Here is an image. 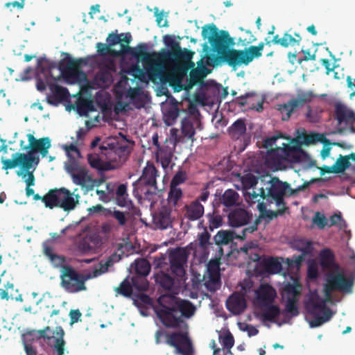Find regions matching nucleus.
<instances>
[{"instance_id":"1","label":"nucleus","mask_w":355,"mask_h":355,"mask_svg":"<svg viewBox=\"0 0 355 355\" xmlns=\"http://www.w3.org/2000/svg\"><path fill=\"white\" fill-rule=\"evenodd\" d=\"M156 315L166 328L178 329L167 331L159 329L155 334L156 344H166L175 349L179 355H193L194 349L188 333V324L184 319L191 318L196 313L195 305L188 300L172 295H162L157 299Z\"/></svg>"},{"instance_id":"2","label":"nucleus","mask_w":355,"mask_h":355,"mask_svg":"<svg viewBox=\"0 0 355 355\" xmlns=\"http://www.w3.org/2000/svg\"><path fill=\"white\" fill-rule=\"evenodd\" d=\"M326 283L324 284L323 291L324 299L320 297L317 291L311 292L305 303L307 312L313 316L310 322L312 327L321 326L324 322L330 320L333 312L326 305V302H330L334 291H350L353 285L352 280L345 277V275L335 270L326 275Z\"/></svg>"},{"instance_id":"3","label":"nucleus","mask_w":355,"mask_h":355,"mask_svg":"<svg viewBox=\"0 0 355 355\" xmlns=\"http://www.w3.org/2000/svg\"><path fill=\"white\" fill-rule=\"evenodd\" d=\"M202 36L207 39L212 49L216 55H211L207 57V64L215 67L222 63L236 69L241 65L245 66L243 51L232 48L235 42L231 37L227 31H219L214 24L204 26L202 31Z\"/></svg>"},{"instance_id":"4","label":"nucleus","mask_w":355,"mask_h":355,"mask_svg":"<svg viewBox=\"0 0 355 355\" xmlns=\"http://www.w3.org/2000/svg\"><path fill=\"white\" fill-rule=\"evenodd\" d=\"M266 185V188L261 187V198L262 199L270 198L275 202L277 207H280V205H286L284 200L285 196H293L298 191L304 190L309 184H303L296 189H293L288 182H282L277 178H271Z\"/></svg>"},{"instance_id":"5","label":"nucleus","mask_w":355,"mask_h":355,"mask_svg":"<svg viewBox=\"0 0 355 355\" xmlns=\"http://www.w3.org/2000/svg\"><path fill=\"white\" fill-rule=\"evenodd\" d=\"M98 277L94 270L88 274H81L70 266H64L60 275L61 286L68 293H76L87 290L85 282Z\"/></svg>"},{"instance_id":"6","label":"nucleus","mask_w":355,"mask_h":355,"mask_svg":"<svg viewBox=\"0 0 355 355\" xmlns=\"http://www.w3.org/2000/svg\"><path fill=\"white\" fill-rule=\"evenodd\" d=\"M279 138H286L289 140V138L284 137L282 134L274 135L268 137L264 141V147L270 150L267 153L266 162L272 161V163L275 164H278L282 159H286L287 157L293 155L295 152L300 150V147L297 145H291V144L283 143L282 147L276 146L275 149L272 148L277 140Z\"/></svg>"},{"instance_id":"7","label":"nucleus","mask_w":355,"mask_h":355,"mask_svg":"<svg viewBox=\"0 0 355 355\" xmlns=\"http://www.w3.org/2000/svg\"><path fill=\"white\" fill-rule=\"evenodd\" d=\"M134 55L143 62L150 80L155 82L161 76L163 64L158 61L157 55L155 53L147 52L146 44H139Z\"/></svg>"},{"instance_id":"8","label":"nucleus","mask_w":355,"mask_h":355,"mask_svg":"<svg viewBox=\"0 0 355 355\" xmlns=\"http://www.w3.org/2000/svg\"><path fill=\"white\" fill-rule=\"evenodd\" d=\"M64 169L71 176L75 184L85 188L87 191L94 189L96 180H93L92 176L89 175L87 168L80 166L76 159H72L66 162Z\"/></svg>"},{"instance_id":"9","label":"nucleus","mask_w":355,"mask_h":355,"mask_svg":"<svg viewBox=\"0 0 355 355\" xmlns=\"http://www.w3.org/2000/svg\"><path fill=\"white\" fill-rule=\"evenodd\" d=\"M170 132V138L166 139L155 151L156 160L164 169L167 168L172 162L177 144L182 141V137L178 135V129L172 128Z\"/></svg>"},{"instance_id":"10","label":"nucleus","mask_w":355,"mask_h":355,"mask_svg":"<svg viewBox=\"0 0 355 355\" xmlns=\"http://www.w3.org/2000/svg\"><path fill=\"white\" fill-rule=\"evenodd\" d=\"M2 169L8 170L16 168L18 166L21 167L24 171H28L33 167V164L36 165L39 162V157H35L31 153H16L12 154V159L1 157Z\"/></svg>"},{"instance_id":"11","label":"nucleus","mask_w":355,"mask_h":355,"mask_svg":"<svg viewBox=\"0 0 355 355\" xmlns=\"http://www.w3.org/2000/svg\"><path fill=\"white\" fill-rule=\"evenodd\" d=\"M188 253L183 248H176L169 254L170 268L171 272L178 278L182 279L186 275Z\"/></svg>"},{"instance_id":"12","label":"nucleus","mask_w":355,"mask_h":355,"mask_svg":"<svg viewBox=\"0 0 355 355\" xmlns=\"http://www.w3.org/2000/svg\"><path fill=\"white\" fill-rule=\"evenodd\" d=\"M254 293L253 304L258 309L274 303L277 297L276 290L268 284H260Z\"/></svg>"},{"instance_id":"13","label":"nucleus","mask_w":355,"mask_h":355,"mask_svg":"<svg viewBox=\"0 0 355 355\" xmlns=\"http://www.w3.org/2000/svg\"><path fill=\"white\" fill-rule=\"evenodd\" d=\"M83 64H87L86 60L83 58H69L66 62H64V60L60 62L59 69L64 76L76 80L79 75L82 74L85 76L81 70V65Z\"/></svg>"},{"instance_id":"14","label":"nucleus","mask_w":355,"mask_h":355,"mask_svg":"<svg viewBox=\"0 0 355 355\" xmlns=\"http://www.w3.org/2000/svg\"><path fill=\"white\" fill-rule=\"evenodd\" d=\"M134 142H130L124 137V140L122 142H117L116 144H108L109 148L105 146H101L100 149L101 153L104 154L106 157L110 159H112L110 155L112 153L118 155L120 159L126 158L131 153Z\"/></svg>"},{"instance_id":"15","label":"nucleus","mask_w":355,"mask_h":355,"mask_svg":"<svg viewBox=\"0 0 355 355\" xmlns=\"http://www.w3.org/2000/svg\"><path fill=\"white\" fill-rule=\"evenodd\" d=\"M157 176L158 171L153 164H147L144 168L142 175L138 180V182L153 189V191L148 189L144 192V195L146 197L149 195L156 193V191L157 190L156 179Z\"/></svg>"},{"instance_id":"16","label":"nucleus","mask_w":355,"mask_h":355,"mask_svg":"<svg viewBox=\"0 0 355 355\" xmlns=\"http://www.w3.org/2000/svg\"><path fill=\"white\" fill-rule=\"evenodd\" d=\"M28 145L23 148V150H31L33 153L39 152L42 157L46 156L48 150L51 148V140L49 137H42L37 139L33 135L28 134Z\"/></svg>"},{"instance_id":"17","label":"nucleus","mask_w":355,"mask_h":355,"mask_svg":"<svg viewBox=\"0 0 355 355\" xmlns=\"http://www.w3.org/2000/svg\"><path fill=\"white\" fill-rule=\"evenodd\" d=\"M200 125V121L197 116H188L184 117L181 123V133L182 141H184V139L187 138L188 140H193V137L196 134V128Z\"/></svg>"},{"instance_id":"18","label":"nucleus","mask_w":355,"mask_h":355,"mask_svg":"<svg viewBox=\"0 0 355 355\" xmlns=\"http://www.w3.org/2000/svg\"><path fill=\"white\" fill-rule=\"evenodd\" d=\"M334 118L338 121V125L355 124V114L344 104L338 103L335 105Z\"/></svg>"},{"instance_id":"19","label":"nucleus","mask_w":355,"mask_h":355,"mask_svg":"<svg viewBox=\"0 0 355 355\" xmlns=\"http://www.w3.org/2000/svg\"><path fill=\"white\" fill-rule=\"evenodd\" d=\"M153 223L156 229L166 230L172 226L171 209L166 206L162 207L153 215Z\"/></svg>"},{"instance_id":"20","label":"nucleus","mask_w":355,"mask_h":355,"mask_svg":"<svg viewBox=\"0 0 355 355\" xmlns=\"http://www.w3.org/2000/svg\"><path fill=\"white\" fill-rule=\"evenodd\" d=\"M155 283L165 291H172L177 288L180 284L179 278L172 277L168 272L160 270L154 275Z\"/></svg>"},{"instance_id":"21","label":"nucleus","mask_w":355,"mask_h":355,"mask_svg":"<svg viewBox=\"0 0 355 355\" xmlns=\"http://www.w3.org/2000/svg\"><path fill=\"white\" fill-rule=\"evenodd\" d=\"M252 215L245 209L237 207L228 214V222L231 227H239L248 223Z\"/></svg>"},{"instance_id":"22","label":"nucleus","mask_w":355,"mask_h":355,"mask_svg":"<svg viewBox=\"0 0 355 355\" xmlns=\"http://www.w3.org/2000/svg\"><path fill=\"white\" fill-rule=\"evenodd\" d=\"M205 209L199 200H195L184 207L183 216L187 222L199 220L204 214Z\"/></svg>"},{"instance_id":"23","label":"nucleus","mask_w":355,"mask_h":355,"mask_svg":"<svg viewBox=\"0 0 355 355\" xmlns=\"http://www.w3.org/2000/svg\"><path fill=\"white\" fill-rule=\"evenodd\" d=\"M60 191L59 198V204L58 207L62 208L65 211H69L75 209L76 205L78 203L79 195H76V200L72 196V193L67 189L62 187L60 188Z\"/></svg>"},{"instance_id":"24","label":"nucleus","mask_w":355,"mask_h":355,"mask_svg":"<svg viewBox=\"0 0 355 355\" xmlns=\"http://www.w3.org/2000/svg\"><path fill=\"white\" fill-rule=\"evenodd\" d=\"M60 191L59 198V204L58 207L62 208L65 211H69L75 209L76 205L78 203L79 195H76V200L72 196V193L67 189L62 187L60 188Z\"/></svg>"},{"instance_id":"25","label":"nucleus","mask_w":355,"mask_h":355,"mask_svg":"<svg viewBox=\"0 0 355 355\" xmlns=\"http://www.w3.org/2000/svg\"><path fill=\"white\" fill-rule=\"evenodd\" d=\"M246 305L243 295L239 293H234L226 301L227 309L234 315L241 313L245 309Z\"/></svg>"},{"instance_id":"26","label":"nucleus","mask_w":355,"mask_h":355,"mask_svg":"<svg viewBox=\"0 0 355 355\" xmlns=\"http://www.w3.org/2000/svg\"><path fill=\"white\" fill-rule=\"evenodd\" d=\"M351 166L347 155H340L332 166H323L321 168L322 174L343 173Z\"/></svg>"},{"instance_id":"27","label":"nucleus","mask_w":355,"mask_h":355,"mask_svg":"<svg viewBox=\"0 0 355 355\" xmlns=\"http://www.w3.org/2000/svg\"><path fill=\"white\" fill-rule=\"evenodd\" d=\"M295 246L296 248L302 252V254L295 257L291 265L293 264L297 268H299L304 261L305 256L312 254L313 248L312 242L306 239L297 240L295 243Z\"/></svg>"},{"instance_id":"28","label":"nucleus","mask_w":355,"mask_h":355,"mask_svg":"<svg viewBox=\"0 0 355 355\" xmlns=\"http://www.w3.org/2000/svg\"><path fill=\"white\" fill-rule=\"evenodd\" d=\"M69 96V93L66 87L55 85L52 88V94L47 96V102L50 105H58L62 101H66Z\"/></svg>"},{"instance_id":"29","label":"nucleus","mask_w":355,"mask_h":355,"mask_svg":"<svg viewBox=\"0 0 355 355\" xmlns=\"http://www.w3.org/2000/svg\"><path fill=\"white\" fill-rule=\"evenodd\" d=\"M301 41L302 37L297 33H295L294 36L288 33H285L282 37H279V35H276L273 37V42H275V44L280 45L284 48H287L290 46H298Z\"/></svg>"},{"instance_id":"30","label":"nucleus","mask_w":355,"mask_h":355,"mask_svg":"<svg viewBox=\"0 0 355 355\" xmlns=\"http://www.w3.org/2000/svg\"><path fill=\"white\" fill-rule=\"evenodd\" d=\"M320 265L327 270H338L339 266L335 263V257L333 252L328 248L321 250L320 253Z\"/></svg>"},{"instance_id":"31","label":"nucleus","mask_w":355,"mask_h":355,"mask_svg":"<svg viewBox=\"0 0 355 355\" xmlns=\"http://www.w3.org/2000/svg\"><path fill=\"white\" fill-rule=\"evenodd\" d=\"M264 43L261 42L257 46H250L243 49L245 66L248 65L254 58H259L262 55Z\"/></svg>"},{"instance_id":"32","label":"nucleus","mask_w":355,"mask_h":355,"mask_svg":"<svg viewBox=\"0 0 355 355\" xmlns=\"http://www.w3.org/2000/svg\"><path fill=\"white\" fill-rule=\"evenodd\" d=\"M256 96V94L254 92H248L245 93L244 95H241L239 96L236 99L237 103L240 105L241 106H245L247 105H250L249 106V108L252 110H255L257 112H262L263 107V101H258L257 103V105H255L254 103H251L252 99Z\"/></svg>"},{"instance_id":"33","label":"nucleus","mask_w":355,"mask_h":355,"mask_svg":"<svg viewBox=\"0 0 355 355\" xmlns=\"http://www.w3.org/2000/svg\"><path fill=\"white\" fill-rule=\"evenodd\" d=\"M229 135L234 140L239 139L246 132L245 119H239L228 129Z\"/></svg>"},{"instance_id":"34","label":"nucleus","mask_w":355,"mask_h":355,"mask_svg":"<svg viewBox=\"0 0 355 355\" xmlns=\"http://www.w3.org/2000/svg\"><path fill=\"white\" fill-rule=\"evenodd\" d=\"M239 198V193L235 190L229 189L219 196L218 200L225 207H230L238 203Z\"/></svg>"},{"instance_id":"35","label":"nucleus","mask_w":355,"mask_h":355,"mask_svg":"<svg viewBox=\"0 0 355 355\" xmlns=\"http://www.w3.org/2000/svg\"><path fill=\"white\" fill-rule=\"evenodd\" d=\"M121 259V256L114 252L108 257L105 260H101L96 266H94V270L98 274V277L106 272L108 268L111 267L114 262H117Z\"/></svg>"},{"instance_id":"36","label":"nucleus","mask_w":355,"mask_h":355,"mask_svg":"<svg viewBox=\"0 0 355 355\" xmlns=\"http://www.w3.org/2000/svg\"><path fill=\"white\" fill-rule=\"evenodd\" d=\"M194 52L191 51L187 49L182 50L180 46L178 49L175 51H168L165 55V58L168 60H184V61H191Z\"/></svg>"},{"instance_id":"37","label":"nucleus","mask_w":355,"mask_h":355,"mask_svg":"<svg viewBox=\"0 0 355 355\" xmlns=\"http://www.w3.org/2000/svg\"><path fill=\"white\" fill-rule=\"evenodd\" d=\"M259 309L262 311L263 320L266 321H274L281 313L280 308L278 305L274 304V303L266 306H262Z\"/></svg>"},{"instance_id":"38","label":"nucleus","mask_w":355,"mask_h":355,"mask_svg":"<svg viewBox=\"0 0 355 355\" xmlns=\"http://www.w3.org/2000/svg\"><path fill=\"white\" fill-rule=\"evenodd\" d=\"M60 191L59 189H50L48 193L42 197V202L45 207L49 209L58 207L59 204Z\"/></svg>"},{"instance_id":"39","label":"nucleus","mask_w":355,"mask_h":355,"mask_svg":"<svg viewBox=\"0 0 355 355\" xmlns=\"http://www.w3.org/2000/svg\"><path fill=\"white\" fill-rule=\"evenodd\" d=\"M198 227L204 230L202 232L198 235V245L202 250L206 251L209 246L211 245L210 242L211 235L207 230V227L203 225L202 221L198 223Z\"/></svg>"},{"instance_id":"40","label":"nucleus","mask_w":355,"mask_h":355,"mask_svg":"<svg viewBox=\"0 0 355 355\" xmlns=\"http://www.w3.org/2000/svg\"><path fill=\"white\" fill-rule=\"evenodd\" d=\"M134 268L135 275H141L147 276L150 271V264L149 261L145 259H137L134 263L131 265Z\"/></svg>"},{"instance_id":"41","label":"nucleus","mask_w":355,"mask_h":355,"mask_svg":"<svg viewBox=\"0 0 355 355\" xmlns=\"http://www.w3.org/2000/svg\"><path fill=\"white\" fill-rule=\"evenodd\" d=\"M234 239V233L227 230H220L214 237L216 245L220 246L222 245H227L232 242Z\"/></svg>"},{"instance_id":"42","label":"nucleus","mask_w":355,"mask_h":355,"mask_svg":"<svg viewBox=\"0 0 355 355\" xmlns=\"http://www.w3.org/2000/svg\"><path fill=\"white\" fill-rule=\"evenodd\" d=\"M265 270L270 274H276L280 272L282 264L276 258L269 257L262 261Z\"/></svg>"},{"instance_id":"43","label":"nucleus","mask_w":355,"mask_h":355,"mask_svg":"<svg viewBox=\"0 0 355 355\" xmlns=\"http://www.w3.org/2000/svg\"><path fill=\"white\" fill-rule=\"evenodd\" d=\"M179 112L180 110L176 105H172L166 107L164 112L165 123L168 125H173L179 116Z\"/></svg>"},{"instance_id":"44","label":"nucleus","mask_w":355,"mask_h":355,"mask_svg":"<svg viewBox=\"0 0 355 355\" xmlns=\"http://www.w3.org/2000/svg\"><path fill=\"white\" fill-rule=\"evenodd\" d=\"M132 284L127 277L123 280L118 287L114 288V291L116 293V295H120L126 297H129L132 294Z\"/></svg>"},{"instance_id":"45","label":"nucleus","mask_w":355,"mask_h":355,"mask_svg":"<svg viewBox=\"0 0 355 355\" xmlns=\"http://www.w3.org/2000/svg\"><path fill=\"white\" fill-rule=\"evenodd\" d=\"M205 70L206 67H205L201 69L196 68L191 69L189 73L190 87L202 82V80L207 75Z\"/></svg>"},{"instance_id":"46","label":"nucleus","mask_w":355,"mask_h":355,"mask_svg":"<svg viewBox=\"0 0 355 355\" xmlns=\"http://www.w3.org/2000/svg\"><path fill=\"white\" fill-rule=\"evenodd\" d=\"M116 204L121 207L127 205V185L125 184H121L118 186L116 192Z\"/></svg>"},{"instance_id":"47","label":"nucleus","mask_w":355,"mask_h":355,"mask_svg":"<svg viewBox=\"0 0 355 355\" xmlns=\"http://www.w3.org/2000/svg\"><path fill=\"white\" fill-rule=\"evenodd\" d=\"M132 286L138 291H145L148 290L149 284L146 276L141 275H135L131 278Z\"/></svg>"},{"instance_id":"48","label":"nucleus","mask_w":355,"mask_h":355,"mask_svg":"<svg viewBox=\"0 0 355 355\" xmlns=\"http://www.w3.org/2000/svg\"><path fill=\"white\" fill-rule=\"evenodd\" d=\"M297 109L296 106H294V103L292 99L289 100L287 103L279 105L278 110L282 114V119L283 121H287L290 119L291 114Z\"/></svg>"},{"instance_id":"49","label":"nucleus","mask_w":355,"mask_h":355,"mask_svg":"<svg viewBox=\"0 0 355 355\" xmlns=\"http://www.w3.org/2000/svg\"><path fill=\"white\" fill-rule=\"evenodd\" d=\"M304 142L305 144H312L316 142H321L324 145H327L330 144V141L328 139L325 137V136L320 133H310L304 136Z\"/></svg>"},{"instance_id":"50","label":"nucleus","mask_w":355,"mask_h":355,"mask_svg":"<svg viewBox=\"0 0 355 355\" xmlns=\"http://www.w3.org/2000/svg\"><path fill=\"white\" fill-rule=\"evenodd\" d=\"M183 193L180 188L175 187L170 185L169 191L168 193V202L173 207H176L178 201L182 198Z\"/></svg>"},{"instance_id":"51","label":"nucleus","mask_w":355,"mask_h":355,"mask_svg":"<svg viewBox=\"0 0 355 355\" xmlns=\"http://www.w3.org/2000/svg\"><path fill=\"white\" fill-rule=\"evenodd\" d=\"M315 95L312 92H305L299 93L296 98L292 99L294 103V106L298 107L302 106L305 103L311 102Z\"/></svg>"},{"instance_id":"52","label":"nucleus","mask_w":355,"mask_h":355,"mask_svg":"<svg viewBox=\"0 0 355 355\" xmlns=\"http://www.w3.org/2000/svg\"><path fill=\"white\" fill-rule=\"evenodd\" d=\"M208 218L209 225L207 230L210 232L214 231L215 229L220 227L223 224V218L219 214H216L215 212L209 213L207 214Z\"/></svg>"},{"instance_id":"53","label":"nucleus","mask_w":355,"mask_h":355,"mask_svg":"<svg viewBox=\"0 0 355 355\" xmlns=\"http://www.w3.org/2000/svg\"><path fill=\"white\" fill-rule=\"evenodd\" d=\"M205 286L211 292H215L220 286V275H209L208 279L205 282Z\"/></svg>"},{"instance_id":"54","label":"nucleus","mask_w":355,"mask_h":355,"mask_svg":"<svg viewBox=\"0 0 355 355\" xmlns=\"http://www.w3.org/2000/svg\"><path fill=\"white\" fill-rule=\"evenodd\" d=\"M297 302L298 299L287 297L284 312L290 313L293 317L298 315L299 310L297 307Z\"/></svg>"},{"instance_id":"55","label":"nucleus","mask_w":355,"mask_h":355,"mask_svg":"<svg viewBox=\"0 0 355 355\" xmlns=\"http://www.w3.org/2000/svg\"><path fill=\"white\" fill-rule=\"evenodd\" d=\"M300 284L297 282L293 284L288 283L285 285L284 291L288 295V297H294L295 299H298V296L300 294Z\"/></svg>"},{"instance_id":"56","label":"nucleus","mask_w":355,"mask_h":355,"mask_svg":"<svg viewBox=\"0 0 355 355\" xmlns=\"http://www.w3.org/2000/svg\"><path fill=\"white\" fill-rule=\"evenodd\" d=\"M113 66V62L109 61V62L107 64H105V67H101L100 71L97 74L98 80L103 81V83L109 81L112 77L109 70L112 69Z\"/></svg>"},{"instance_id":"57","label":"nucleus","mask_w":355,"mask_h":355,"mask_svg":"<svg viewBox=\"0 0 355 355\" xmlns=\"http://www.w3.org/2000/svg\"><path fill=\"white\" fill-rule=\"evenodd\" d=\"M96 49L98 53L101 56H104L107 54L119 56L121 54V51L112 50L108 44H105L101 42H98L96 44Z\"/></svg>"},{"instance_id":"58","label":"nucleus","mask_w":355,"mask_h":355,"mask_svg":"<svg viewBox=\"0 0 355 355\" xmlns=\"http://www.w3.org/2000/svg\"><path fill=\"white\" fill-rule=\"evenodd\" d=\"M187 180V174L184 171H178L173 177L170 185L178 187V185L184 183Z\"/></svg>"},{"instance_id":"59","label":"nucleus","mask_w":355,"mask_h":355,"mask_svg":"<svg viewBox=\"0 0 355 355\" xmlns=\"http://www.w3.org/2000/svg\"><path fill=\"white\" fill-rule=\"evenodd\" d=\"M67 155L69 157V160L76 159V157H80V153L78 148L73 144H71L70 145H64L63 146Z\"/></svg>"},{"instance_id":"60","label":"nucleus","mask_w":355,"mask_h":355,"mask_svg":"<svg viewBox=\"0 0 355 355\" xmlns=\"http://www.w3.org/2000/svg\"><path fill=\"white\" fill-rule=\"evenodd\" d=\"M277 209L276 211L268 210L266 213V216L269 218V220H272L278 217L279 216H282L285 214L286 211L289 209L288 207L286 205H280V207H277Z\"/></svg>"},{"instance_id":"61","label":"nucleus","mask_w":355,"mask_h":355,"mask_svg":"<svg viewBox=\"0 0 355 355\" xmlns=\"http://www.w3.org/2000/svg\"><path fill=\"white\" fill-rule=\"evenodd\" d=\"M60 331H61V336L59 338H57L55 340L54 348L58 354V355H63L64 352V344L65 342L63 339L64 331L61 327H59Z\"/></svg>"},{"instance_id":"62","label":"nucleus","mask_w":355,"mask_h":355,"mask_svg":"<svg viewBox=\"0 0 355 355\" xmlns=\"http://www.w3.org/2000/svg\"><path fill=\"white\" fill-rule=\"evenodd\" d=\"M220 261L218 259H211L207 264L209 275H220Z\"/></svg>"},{"instance_id":"63","label":"nucleus","mask_w":355,"mask_h":355,"mask_svg":"<svg viewBox=\"0 0 355 355\" xmlns=\"http://www.w3.org/2000/svg\"><path fill=\"white\" fill-rule=\"evenodd\" d=\"M313 223L317 225L319 229H324L327 225V220L324 214L316 212L313 218Z\"/></svg>"},{"instance_id":"64","label":"nucleus","mask_w":355,"mask_h":355,"mask_svg":"<svg viewBox=\"0 0 355 355\" xmlns=\"http://www.w3.org/2000/svg\"><path fill=\"white\" fill-rule=\"evenodd\" d=\"M77 108L79 113L86 114L89 111H92L94 106L91 101L83 100L78 104Z\"/></svg>"}]
</instances>
